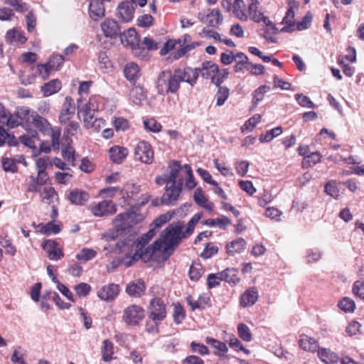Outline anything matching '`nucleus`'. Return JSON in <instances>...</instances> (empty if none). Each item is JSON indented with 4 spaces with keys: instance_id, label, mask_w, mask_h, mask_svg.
<instances>
[{
    "instance_id": "1",
    "label": "nucleus",
    "mask_w": 364,
    "mask_h": 364,
    "mask_svg": "<svg viewBox=\"0 0 364 364\" xmlns=\"http://www.w3.org/2000/svg\"><path fill=\"white\" fill-rule=\"evenodd\" d=\"M156 87L159 95L175 94L180 88L174 73L169 70L161 71L157 77Z\"/></svg>"
},
{
    "instance_id": "2",
    "label": "nucleus",
    "mask_w": 364,
    "mask_h": 364,
    "mask_svg": "<svg viewBox=\"0 0 364 364\" xmlns=\"http://www.w3.org/2000/svg\"><path fill=\"white\" fill-rule=\"evenodd\" d=\"M170 173L163 182H195L191 167L186 164L181 166L177 161L169 164Z\"/></svg>"
},
{
    "instance_id": "3",
    "label": "nucleus",
    "mask_w": 364,
    "mask_h": 364,
    "mask_svg": "<svg viewBox=\"0 0 364 364\" xmlns=\"http://www.w3.org/2000/svg\"><path fill=\"white\" fill-rule=\"evenodd\" d=\"M184 228V222L182 220L174 221L169 223L164 229V234L167 235L169 240L178 247L183 240L188 238L191 234Z\"/></svg>"
},
{
    "instance_id": "4",
    "label": "nucleus",
    "mask_w": 364,
    "mask_h": 364,
    "mask_svg": "<svg viewBox=\"0 0 364 364\" xmlns=\"http://www.w3.org/2000/svg\"><path fill=\"white\" fill-rule=\"evenodd\" d=\"M148 317L154 321H162L166 316V304L159 296L152 298L147 306Z\"/></svg>"
},
{
    "instance_id": "5",
    "label": "nucleus",
    "mask_w": 364,
    "mask_h": 364,
    "mask_svg": "<svg viewBox=\"0 0 364 364\" xmlns=\"http://www.w3.org/2000/svg\"><path fill=\"white\" fill-rule=\"evenodd\" d=\"M145 317V310L139 305L132 304L124 309L122 320L128 326H138Z\"/></svg>"
},
{
    "instance_id": "6",
    "label": "nucleus",
    "mask_w": 364,
    "mask_h": 364,
    "mask_svg": "<svg viewBox=\"0 0 364 364\" xmlns=\"http://www.w3.org/2000/svg\"><path fill=\"white\" fill-rule=\"evenodd\" d=\"M119 36L122 43L126 41L127 44L130 46L134 55L138 57L144 55L142 53L144 51V48L140 44V38L135 28H129L126 31L121 33Z\"/></svg>"
},
{
    "instance_id": "7",
    "label": "nucleus",
    "mask_w": 364,
    "mask_h": 364,
    "mask_svg": "<svg viewBox=\"0 0 364 364\" xmlns=\"http://www.w3.org/2000/svg\"><path fill=\"white\" fill-rule=\"evenodd\" d=\"M141 208L136 203L125 212L118 214V218L122 219L126 224L131 225L132 230L133 231L134 226L142 222L145 218L144 215L141 213Z\"/></svg>"
},
{
    "instance_id": "8",
    "label": "nucleus",
    "mask_w": 364,
    "mask_h": 364,
    "mask_svg": "<svg viewBox=\"0 0 364 364\" xmlns=\"http://www.w3.org/2000/svg\"><path fill=\"white\" fill-rule=\"evenodd\" d=\"M200 72V68H192L190 67L176 68L173 70L179 85L181 82H184L188 83L192 87L196 83Z\"/></svg>"
},
{
    "instance_id": "9",
    "label": "nucleus",
    "mask_w": 364,
    "mask_h": 364,
    "mask_svg": "<svg viewBox=\"0 0 364 364\" xmlns=\"http://www.w3.org/2000/svg\"><path fill=\"white\" fill-rule=\"evenodd\" d=\"M114 228L106 232L105 237L107 240H115L119 236L132 232L131 225L126 224L122 219L118 218V215L112 221Z\"/></svg>"
},
{
    "instance_id": "10",
    "label": "nucleus",
    "mask_w": 364,
    "mask_h": 364,
    "mask_svg": "<svg viewBox=\"0 0 364 364\" xmlns=\"http://www.w3.org/2000/svg\"><path fill=\"white\" fill-rule=\"evenodd\" d=\"M134 156L142 163L151 164L154 160V151L149 143L145 141L138 142L134 148Z\"/></svg>"
},
{
    "instance_id": "11",
    "label": "nucleus",
    "mask_w": 364,
    "mask_h": 364,
    "mask_svg": "<svg viewBox=\"0 0 364 364\" xmlns=\"http://www.w3.org/2000/svg\"><path fill=\"white\" fill-rule=\"evenodd\" d=\"M164 190L161 202L165 203V205H171L172 202L180 198L183 190V183H166Z\"/></svg>"
},
{
    "instance_id": "12",
    "label": "nucleus",
    "mask_w": 364,
    "mask_h": 364,
    "mask_svg": "<svg viewBox=\"0 0 364 364\" xmlns=\"http://www.w3.org/2000/svg\"><path fill=\"white\" fill-rule=\"evenodd\" d=\"M77 114L79 117H83L85 127L87 129H90L91 123L94 121L95 119H96L95 112L97 109L95 106V104L91 102H88L82 105H80L79 102H77Z\"/></svg>"
},
{
    "instance_id": "13",
    "label": "nucleus",
    "mask_w": 364,
    "mask_h": 364,
    "mask_svg": "<svg viewBox=\"0 0 364 364\" xmlns=\"http://www.w3.org/2000/svg\"><path fill=\"white\" fill-rule=\"evenodd\" d=\"M117 210V205L108 200L99 202L91 208L92 213L96 217L112 215L116 213Z\"/></svg>"
},
{
    "instance_id": "14",
    "label": "nucleus",
    "mask_w": 364,
    "mask_h": 364,
    "mask_svg": "<svg viewBox=\"0 0 364 364\" xmlns=\"http://www.w3.org/2000/svg\"><path fill=\"white\" fill-rule=\"evenodd\" d=\"M119 285L110 283L102 287L97 292V296L102 301L111 302L119 295Z\"/></svg>"
},
{
    "instance_id": "15",
    "label": "nucleus",
    "mask_w": 364,
    "mask_h": 364,
    "mask_svg": "<svg viewBox=\"0 0 364 364\" xmlns=\"http://www.w3.org/2000/svg\"><path fill=\"white\" fill-rule=\"evenodd\" d=\"M146 289V285L143 279H137L128 283L125 288V292L133 298H140Z\"/></svg>"
},
{
    "instance_id": "16",
    "label": "nucleus",
    "mask_w": 364,
    "mask_h": 364,
    "mask_svg": "<svg viewBox=\"0 0 364 364\" xmlns=\"http://www.w3.org/2000/svg\"><path fill=\"white\" fill-rule=\"evenodd\" d=\"M67 199L72 205H84L90 198L88 192L80 188H73L67 195Z\"/></svg>"
},
{
    "instance_id": "17",
    "label": "nucleus",
    "mask_w": 364,
    "mask_h": 364,
    "mask_svg": "<svg viewBox=\"0 0 364 364\" xmlns=\"http://www.w3.org/2000/svg\"><path fill=\"white\" fill-rule=\"evenodd\" d=\"M135 8L126 0H124L117 6V16L122 22H130L134 16Z\"/></svg>"
},
{
    "instance_id": "18",
    "label": "nucleus",
    "mask_w": 364,
    "mask_h": 364,
    "mask_svg": "<svg viewBox=\"0 0 364 364\" xmlns=\"http://www.w3.org/2000/svg\"><path fill=\"white\" fill-rule=\"evenodd\" d=\"M75 114L74 101L71 97L67 96L65 102L59 114V122L61 124H65L70 122Z\"/></svg>"
},
{
    "instance_id": "19",
    "label": "nucleus",
    "mask_w": 364,
    "mask_h": 364,
    "mask_svg": "<svg viewBox=\"0 0 364 364\" xmlns=\"http://www.w3.org/2000/svg\"><path fill=\"white\" fill-rule=\"evenodd\" d=\"M258 291L255 287L246 289L240 296V305L243 307L253 306L258 300Z\"/></svg>"
},
{
    "instance_id": "20",
    "label": "nucleus",
    "mask_w": 364,
    "mask_h": 364,
    "mask_svg": "<svg viewBox=\"0 0 364 364\" xmlns=\"http://www.w3.org/2000/svg\"><path fill=\"white\" fill-rule=\"evenodd\" d=\"M102 30L106 37L115 38L120 35V27L117 21L107 18L101 24Z\"/></svg>"
},
{
    "instance_id": "21",
    "label": "nucleus",
    "mask_w": 364,
    "mask_h": 364,
    "mask_svg": "<svg viewBox=\"0 0 364 364\" xmlns=\"http://www.w3.org/2000/svg\"><path fill=\"white\" fill-rule=\"evenodd\" d=\"M246 247L247 242L242 237H237L225 245L226 252L230 256H233L235 253L242 252Z\"/></svg>"
},
{
    "instance_id": "22",
    "label": "nucleus",
    "mask_w": 364,
    "mask_h": 364,
    "mask_svg": "<svg viewBox=\"0 0 364 364\" xmlns=\"http://www.w3.org/2000/svg\"><path fill=\"white\" fill-rule=\"evenodd\" d=\"M129 154V151L126 147L120 146H113L109 150L110 159L115 164H122Z\"/></svg>"
},
{
    "instance_id": "23",
    "label": "nucleus",
    "mask_w": 364,
    "mask_h": 364,
    "mask_svg": "<svg viewBox=\"0 0 364 364\" xmlns=\"http://www.w3.org/2000/svg\"><path fill=\"white\" fill-rule=\"evenodd\" d=\"M124 75L127 80L130 82L135 83L140 77V68L136 63L129 62L127 63L124 68Z\"/></svg>"
},
{
    "instance_id": "24",
    "label": "nucleus",
    "mask_w": 364,
    "mask_h": 364,
    "mask_svg": "<svg viewBox=\"0 0 364 364\" xmlns=\"http://www.w3.org/2000/svg\"><path fill=\"white\" fill-rule=\"evenodd\" d=\"M102 2L101 0L100 1L99 0H90V1L89 14L90 18L95 21L105 16V10Z\"/></svg>"
},
{
    "instance_id": "25",
    "label": "nucleus",
    "mask_w": 364,
    "mask_h": 364,
    "mask_svg": "<svg viewBox=\"0 0 364 364\" xmlns=\"http://www.w3.org/2000/svg\"><path fill=\"white\" fill-rule=\"evenodd\" d=\"M6 41L13 45H22L26 43L27 38L23 31L18 28L10 29L6 34Z\"/></svg>"
},
{
    "instance_id": "26",
    "label": "nucleus",
    "mask_w": 364,
    "mask_h": 364,
    "mask_svg": "<svg viewBox=\"0 0 364 364\" xmlns=\"http://www.w3.org/2000/svg\"><path fill=\"white\" fill-rule=\"evenodd\" d=\"M33 126L43 134H48L51 130V124L44 117L35 112L31 122Z\"/></svg>"
},
{
    "instance_id": "27",
    "label": "nucleus",
    "mask_w": 364,
    "mask_h": 364,
    "mask_svg": "<svg viewBox=\"0 0 364 364\" xmlns=\"http://www.w3.org/2000/svg\"><path fill=\"white\" fill-rule=\"evenodd\" d=\"M238 270L236 268L228 267L220 272H218L221 281H225L230 284L236 285L240 282V278L237 277Z\"/></svg>"
},
{
    "instance_id": "28",
    "label": "nucleus",
    "mask_w": 364,
    "mask_h": 364,
    "mask_svg": "<svg viewBox=\"0 0 364 364\" xmlns=\"http://www.w3.org/2000/svg\"><path fill=\"white\" fill-rule=\"evenodd\" d=\"M202 77L208 79L214 77V75L220 73L219 66L212 61H205L202 63V67L200 68Z\"/></svg>"
},
{
    "instance_id": "29",
    "label": "nucleus",
    "mask_w": 364,
    "mask_h": 364,
    "mask_svg": "<svg viewBox=\"0 0 364 364\" xmlns=\"http://www.w3.org/2000/svg\"><path fill=\"white\" fill-rule=\"evenodd\" d=\"M19 141L26 146L36 150V141H40V139L36 130H31L28 134L21 136L19 137Z\"/></svg>"
},
{
    "instance_id": "30",
    "label": "nucleus",
    "mask_w": 364,
    "mask_h": 364,
    "mask_svg": "<svg viewBox=\"0 0 364 364\" xmlns=\"http://www.w3.org/2000/svg\"><path fill=\"white\" fill-rule=\"evenodd\" d=\"M299 346L303 350L312 353L318 352V349L320 348L317 340L306 335L301 336L299 340Z\"/></svg>"
},
{
    "instance_id": "31",
    "label": "nucleus",
    "mask_w": 364,
    "mask_h": 364,
    "mask_svg": "<svg viewBox=\"0 0 364 364\" xmlns=\"http://www.w3.org/2000/svg\"><path fill=\"white\" fill-rule=\"evenodd\" d=\"M175 215V211L171 210L165 213L159 215L156 217L149 225L156 232L157 230L161 228L166 223H168Z\"/></svg>"
},
{
    "instance_id": "32",
    "label": "nucleus",
    "mask_w": 364,
    "mask_h": 364,
    "mask_svg": "<svg viewBox=\"0 0 364 364\" xmlns=\"http://www.w3.org/2000/svg\"><path fill=\"white\" fill-rule=\"evenodd\" d=\"M202 224L210 227H219L221 229L231 224L230 219L225 215L216 218H208L202 221Z\"/></svg>"
},
{
    "instance_id": "33",
    "label": "nucleus",
    "mask_w": 364,
    "mask_h": 364,
    "mask_svg": "<svg viewBox=\"0 0 364 364\" xmlns=\"http://www.w3.org/2000/svg\"><path fill=\"white\" fill-rule=\"evenodd\" d=\"M236 61L235 65H234V70L236 73L241 72L243 69L249 70L250 65L251 63L249 62L248 57L242 52H238L235 54Z\"/></svg>"
},
{
    "instance_id": "34",
    "label": "nucleus",
    "mask_w": 364,
    "mask_h": 364,
    "mask_svg": "<svg viewBox=\"0 0 364 364\" xmlns=\"http://www.w3.org/2000/svg\"><path fill=\"white\" fill-rule=\"evenodd\" d=\"M61 89V82L59 80H52L41 87V91L44 96L48 97Z\"/></svg>"
},
{
    "instance_id": "35",
    "label": "nucleus",
    "mask_w": 364,
    "mask_h": 364,
    "mask_svg": "<svg viewBox=\"0 0 364 364\" xmlns=\"http://www.w3.org/2000/svg\"><path fill=\"white\" fill-rule=\"evenodd\" d=\"M318 356L321 360L326 364H335L338 361V355L324 348H320L318 349Z\"/></svg>"
},
{
    "instance_id": "36",
    "label": "nucleus",
    "mask_w": 364,
    "mask_h": 364,
    "mask_svg": "<svg viewBox=\"0 0 364 364\" xmlns=\"http://www.w3.org/2000/svg\"><path fill=\"white\" fill-rule=\"evenodd\" d=\"M133 232H129L125 235H127V237L119 240L113 247V252L117 254H121L123 252V248L128 247H131L132 245L134 243V235Z\"/></svg>"
},
{
    "instance_id": "37",
    "label": "nucleus",
    "mask_w": 364,
    "mask_h": 364,
    "mask_svg": "<svg viewBox=\"0 0 364 364\" xmlns=\"http://www.w3.org/2000/svg\"><path fill=\"white\" fill-rule=\"evenodd\" d=\"M203 273L204 269L201 263L200 262H193L188 270V276L190 279L193 282H198Z\"/></svg>"
},
{
    "instance_id": "38",
    "label": "nucleus",
    "mask_w": 364,
    "mask_h": 364,
    "mask_svg": "<svg viewBox=\"0 0 364 364\" xmlns=\"http://www.w3.org/2000/svg\"><path fill=\"white\" fill-rule=\"evenodd\" d=\"M102 347V360L105 362H110L113 359L114 345L109 339L103 341Z\"/></svg>"
},
{
    "instance_id": "39",
    "label": "nucleus",
    "mask_w": 364,
    "mask_h": 364,
    "mask_svg": "<svg viewBox=\"0 0 364 364\" xmlns=\"http://www.w3.org/2000/svg\"><path fill=\"white\" fill-rule=\"evenodd\" d=\"M139 252L142 257V262L146 263L147 262H158L159 257H154V254L156 252L150 246H139L138 248Z\"/></svg>"
},
{
    "instance_id": "40",
    "label": "nucleus",
    "mask_w": 364,
    "mask_h": 364,
    "mask_svg": "<svg viewBox=\"0 0 364 364\" xmlns=\"http://www.w3.org/2000/svg\"><path fill=\"white\" fill-rule=\"evenodd\" d=\"M36 164L38 170V176L41 178V182H46V179H43V177L46 176V168L48 165H51L49 158L47 156L38 158L36 161Z\"/></svg>"
},
{
    "instance_id": "41",
    "label": "nucleus",
    "mask_w": 364,
    "mask_h": 364,
    "mask_svg": "<svg viewBox=\"0 0 364 364\" xmlns=\"http://www.w3.org/2000/svg\"><path fill=\"white\" fill-rule=\"evenodd\" d=\"M258 0H252L250 4L248 7V13L250 16L251 18L257 23H259L262 21L263 18L264 14L262 12L257 11V8L259 5Z\"/></svg>"
},
{
    "instance_id": "42",
    "label": "nucleus",
    "mask_w": 364,
    "mask_h": 364,
    "mask_svg": "<svg viewBox=\"0 0 364 364\" xmlns=\"http://www.w3.org/2000/svg\"><path fill=\"white\" fill-rule=\"evenodd\" d=\"M21 124L31 122L34 112L31 113V110L27 107H17L15 110Z\"/></svg>"
},
{
    "instance_id": "43",
    "label": "nucleus",
    "mask_w": 364,
    "mask_h": 364,
    "mask_svg": "<svg viewBox=\"0 0 364 364\" xmlns=\"http://www.w3.org/2000/svg\"><path fill=\"white\" fill-rule=\"evenodd\" d=\"M130 96L133 102L136 105L140 104L146 97V92L139 85L132 87L130 91Z\"/></svg>"
},
{
    "instance_id": "44",
    "label": "nucleus",
    "mask_w": 364,
    "mask_h": 364,
    "mask_svg": "<svg viewBox=\"0 0 364 364\" xmlns=\"http://www.w3.org/2000/svg\"><path fill=\"white\" fill-rule=\"evenodd\" d=\"M174 309L173 314V322L178 325L182 323V321L185 319L186 316V312L184 309V306L180 302H177L173 304Z\"/></svg>"
},
{
    "instance_id": "45",
    "label": "nucleus",
    "mask_w": 364,
    "mask_h": 364,
    "mask_svg": "<svg viewBox=\"0 0 364 364\" xmlns=\"http://www.w3.org/2000/svg\"><path fill=\"white\" fill-rule=\"evenodd\" d=\"M338 307L345 313H353L355 309V301L347 296L343 297L338 303Z\"/></svg>"
},
{
    "instance_id": "46",
    "label": "nucleus",
    "mask_w": 364,
    "mask_h": 364,
    "mask_svg": "<svg viewBox=\"0 0 364 364\" xmlns=\"http://www.w3.org/2000/svg\"><path fill=\"white\" fill-rule=\"evenodd\" d=\"M245 3L243 0H235L233 4V13L241 21H247L248 17L244 11Z\"/></svg>"
},
{
    "instance_id": "47",
    "label": "nucleus",
    "mask_w": 364,
    "mask_h": 364,
    "mask_svg": "<svg viewBox=\"0 0 364 364\" xmlns=\"http://www.w3.org/2000/svg\"><path fill=\"white\" fill-rule=\"evenodd\" d=\"M270 90V87L267 85H261L256 89L252 93V105L254 107L257 106L259 102H261L264 96V94Z\"/></svg>"
},
{
    "instance_id": "48",
    "label": "nucleus",
    "mask_w": 364,
    "mask_h": 364,
    "mask_svg": "<svg viewBox=\"0 0 364 364\" xmlns=\"http://www.w3.org/2000/svg\"><path fill=\"white\" fill-rule=\"evenodd\" d=\"M97 255V252L96 250L92 248L83 247L80 250V252L76 255L75 257L79 261L86 262L95 258Z\"/></svg>"
},
{
    "instance_id": "49",
    "label": "nucleus",
    "mask_w": 364,
    "mask_h": 364,
    "mask_svg": "<svg viewBox=\"0 0 364 364\" xmlns=\"http://www.w3.org/2000/svg\"><path fill=\"white\" fill-rule=\"evenodd\" d=\"M63 224L61 222L58 221L56 223L55 220H50L46 223L44 229V235L49 236L52 234H58L62 230Z\"/></svg>"
},
{
    "instance_id": "50",
    "label": "nucleus",
    "mask_w": 364,
    "mask_h": 364,
    "mask_svg": "<svg viewBox=\"0 0 364 364\" xmlns=\"http://www.w3.org/2000/svg\"><path fill=\"white\" fill-rule=\"evenodd\" d=\"M289 9L286 15L282 19V22H289L295 23L294 18L295 16V10L298 9L299 5L295 0H288Z\"/></svg>"
},
{
    "instance_id": "51",
    "label": "nucleus",
    "mask_w": 364,
    "mask_h": 364,
    "mask_svg": "<svg viewBox=\"0 0 364 364\" xmlns=\"http://www.w3.org/2000/svg\"><path fill=\"white\" fill-rule=\"evenodd\" d=\"M223 22V17L218 9H213L208 14L206 24L209 26L214 27Z\"/></svg>"
},
{
    "instance_id": "52",
    "label": "nucleus",
    "mask_w": 364,
    "mask_h": 364,
    "mask_svg": "<svg viewBox=\"0 0 364 364\" xmlns=\"http://www.w3.org/2000/svg\"><path fill=\"white\" fill-rule=\"evenodd\" d=\"M320 160L321 154L318 151H315L304 157L301 164L303 168H309L316 164Z\"/></svg>"
},
{
    "instance_id": "53",
    "label": "nucleus",
    "mask_w": 364,
    "mask_h": 364,
    "mask_svg": "<svg viewBox=\"0 0 364 364\" xmlns=\"http://www.w3.org/2000/svg\"><path fill=\"white\" fill-rule=\"evenodd\" d=\"M156 232H157L154 229L149 226V230L146 232L142 234L136 241H134V243L137 246H146V245H147L156 235Z\"/></svg>"
},
{
    "instance_id": "54",
    "label": "nucleus",
    "mask_w": 364,
    "mask_h": 364,
    "mask_svg": "<svg viewBox=\"0 0 364 364\" xmlns=\"http://www.w3.org/2000/svg\"><path fill=\"white\" fill-rule=\"evenodd\" d=\"M336 184L337 183H324V192L333 198L338 200L343 193ZM338 184L340 185L341 183Z\"/></svg>"
},
{
    "instance_id": "55",
    "label": "nucleus",
    "mask_w": 364,
    "mask_h": 364,
    "mask_svg": "<svg viewBox=\"0 0 364 364\" xmlns=\"http://www.w3.org/2000/svg\"><path fill=\"white\" fill-rule=\"evenodd\" d=\"M178 248L176 245H173L170 240L166 242V245H164L163 248L160 251L161 252V258L162 261H167L169 257L174 253L175 250Z\"/></svg>"
},
{
    "instance_id": "56",
    "label": "nucleus",
    "mask_w": 364,
    "mask_h": 364,
    "mask_svg": "<svg viewBox=\"0 0 364 364\" xmlns=\"http://www.w3.org/2000/svg\"><path fill=\"white\" fill-rule=\"evenodd\" d=\"M238 336L244 341L250 342L252 340V335L250 328L244 323L237 325Z\"/></svg>"
},
{
    "instance_id": "57",
    "label": "nucleus",
    "mask_w": 364,
    "mask_h": 364,
    "mask_svg": "<svg viewBox=\"0 0 364 364\" xmlns=\"http://www.w3.org/2000/svg\"><path fill=\"white\" fill-rule=\"evenodd\" d=\"M219 248L214 245L213 242L206 243L203 251L200 254V257L204 259H208L215 255L218 254Z\"/></svg>"
},
{
    "instance_id": "58",
    "label": "nucleus",
    "mask_w": 364,
    "mask_h": 364,
    "mask_svg": "<svg viewBox=\"0 0 364 364\" xmlns=\"http://www.w3.org/2000/svg\"><path fill=\"white\" fill-rule=\"evenodd\" d=\"M218 87V92L216 94V105L218 106H222L224 105L226 100L228 98L230 95V90L225 86H217Z\"/></svg>"
},
{
    "instance_id": "59",
    "label": "nucleus",
    "mask_w": 364,
    "mask_h": 364,
    "mask_svg": "<svg viewBox=\"0 0 364 364\" xmlns=\"http://www.w3.org/2000/svg\"><path fill=\"white\" fill-rule=\"evenodd\" d=\"M169 241L166 234H164V230L159 235V238L156 239L149 246L154 251H161L166 242Z\"/></svg>"
},
{
    "instance_id": "60",
    "label": "nucleus",
    "mask_w": 364,
    "mask_h": 364,
    "mask_svg": "<svg viewBox=\"0 0 364 364\" xmlns=\"http://www.w3.org/2000/svg\"><path fill=\"white\" fill-rule=\"evenodd\" d=\"M62 156L67 162L75 166V151L71 146L67 145L62 148Z\"/></svg>"
},
{
    "instance_id": "61",
    "label": "nucleus",
    "mask_w": 364,
    "mask_h": 364,
    "mask_svg": "<svg viewBox=\"0 0 364 364\" xmlns=\"http://www.w3.org/2000/svg\"><path fill=\"white\" fill-rule=\"evenodd\" d=\"M194 202L200 207L205 206V203L208 201V197L205 195V193L202 188H196L193 196Z\"/></svg>"
},
{
    "instance_id": "62",
    "label": "nucleus",
    "mask_w": 364,
    "mask_h": 364,
    "mask_svg": "<svg viewBox=\"0 0 364 364\" xmlns=\"http://www.w3.org/2000/svg\"><path fill=\"white\" fill-rule=\"evenodd\" d=\"M74 290L79 297H85L91 291L92 287L87 283L80 282L74 286Z\"/></svg>"
},
{
    "instance_id": "63",
    "label": "nucleus",
    "mask_w": 364,
    "mask_h": 364,
    "mask_svg": "<svg viewBox=\"0 0 364 364\" xmlns=\"http://www.w3.org/2000/svg\"><path fill=\"white\" fill-rule=\"evenodd\" d=\"M218 350L214 352V354L220 358H223L226 360H230L231 358L230 355H228L227 353L228 351V347L227 346L226 343L219 341L215 348Z\"/></svg>"
},
{
    "instance_id": "64",
    "label": "nucleus",
    "mask_w": 364,
    "mask_h": 364,
    "mask_svg": "<svg viewBox=\"0 0 364 364\" xmlns=\"http://www.w3.org/2000/svg\"><path fill=\"white\" fill-rule=\"evenodd\" d=\"M190 348L193 353H198L200 355H207L210 354L208 348L202 343L192 341Z\"/></svg>"
}]
</instances>
